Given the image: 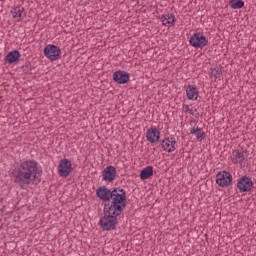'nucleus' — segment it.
<instances>
[{"label": "nucleus", "instance_id": "obj_2", "mask_svg": "<svg viewBox=\"0 0 256 256\" xmlns=\"http://www.w3.org/2000/svg\"><path fill=\"white\" fill-rule=\"evenodd\" d=\"M38 165L35 160L22 162L18 168L12 170L14 183H17L21 189H27L29 185H39L43 170H39Z\"/></svg>", "mask_w": 256, "mask_h": 256}, {"label": "nucleus", "instance_id": "obj_19", "mask_svg": "<svg viewBox=\"0 0 256 256\" xmlns=\"http://www.w3.org/2000/svg\"><path fill=\"white\" fill-rule=\"evenodd\" d=\"M229 5L231 9H243L245 7V2L243 0H230Z\"/></svg>", "mask_w": 256, "mask_h": 256}, {"label": "nucleus", "instance_id": "obj_3", "mask_svg": "<svg viewBox=\"0 0 256 256\" xmlns=\"http://www.w3.org/2000/svg\"><path fill=\"white\" fill-rule=\"evenodd\" d=\"M236 187L240 193H249V191H253L255 183L253 182L251 177L244 175L238 178Z\"/></svg>", "mask_w": 256, "mask_h": 256}, {"label": "nucleus", "instance_id": "obj_4", "mask_svg": "<svg viewBox=\"0 0 256 256\" xmlns=\"http://www.w3.org/2000/svg\"><path fill=\"white\" fill-rule=\"evenodd\" d=\"M208 43L209 39L200 32L194 33L189 39V44L195 49H203V47H207Z\"/></svg>", "mask_w": 256, "mask_h": 256}, {"label": "nucleus", "instance_id": "obj_14", "mask_svg": "<svg viewBox=\"0 0 256 256\" xmlns=\"http://www.w3.org/2000/svg\"><path fill=\"white\" fill-rule=\"evenodd\" d=\"M190 135L196 137L197 141H203V139H207V134L203 131V128H199V126H193L190 129Z\"/></svg>", "mask_w": 256, "mask_h": 256}, {"label": "nucleus", "instance_id": "obj_24", "mask_svg": "<svg viewBox=\"0 0 256 256\" xmlns=\"http://www.w3.org/2000/svg\"><path fill=\"white\" fill-rule=\"evenodd\" d=\"M170 141V147L172 148V151H175L177 149V141L175 140V137L169 138Z\"/></svg>", "mask_w": 256, "mask_h": 256}, {"label": "nucleus", "instance_id": "obj_18", "mask_svg": "<svg viewBox=\"0 0 256 256\" xmlns=\"http://www.w3.org/2000/svg\"><path fill=\"white\" fill-rule=\"evenodd\" d=\"M245 155H247V150H244L243 152L239 150H235L233 152V157L236 159L238 163H243L245 161Z\"/></svg>", "mask_w": 256, "mask_h": 256}, {"label": "nucleus", "instance_id": "obj_23", "mask_svg": "<svg viewBox=\"0 0 256 256\" xmlns=\"http://www.w3.org/2000/svg\"><path fill=\"white\" fill-rule=\"evenodd\" d=\"M100 227L103 231H115L117 229V225H101Z\"/></svg>", "mask_w": 256, "mask_h": 256}, {"label": "nucleus", "instance_id": "obj_13", "mask_svg": "<svg viewBox=\"0 0 256 256\" xmlns=\"http://www.w3.org/2000/svg\"><path fill=\"white\" fill-rule=\"evenodd\" d=\"M11 14L13 19H18V21H21L22 19H25V17H27V14L25 13V8H23V6L21 5L14 7L11 10Z\"/></svg>", "mask_w": 256, "mask_h": 256}, {"label": "nucleus", "instance_id": "obj_20", "mask_svg": "<svg viewBox=\"0 0 256 256\" xmlns=\"http://www.w3.org/2000/svg\"><path fill=\"white\" fill-rule=\"evenodd\" d=\"M223 75V67L221 65L211 68V76L215 79H219Z\"/></svg>", "mask_w": 256, "mask_h": 256}, {"label": "nucleus", "instance_id": "obj_1", "mask_svg": "<svg viewBox=\"0 0 256 256\" xmlns=\"http://www.w3.org/2000/svg\"><path fill=\"white\" fill-rule=\"evenodd\" d=\"M104 205L103 218L100 219L98 225H117V217L123 213V209L127 207V192L123 188H113L110 194V201Z\"/></svg>", "mask_w": 256, "mask_h": 256}, {"label": "nucleus", "instance_id": "obj_16", "mask_svg": "<svg viewBox=\"0 0 256 256\" xmlns=\"http://www.w3.org/2000/svg\"><path fill=\"white\" fill-rule=\"evenodd\" d=\"M162 25L165 27H171L175 25V15L174 14H164L161 16Z\"/></svg>", "mask_w": 256, "mask_h": 256}, {"label": "nucleus", "instance_id": "obj_17", "mask_svg": "<svg viewBox=\"0 0 256 256\" xmlns=\"http://www.w3.org/2000/svg\"><path fill=\"white\" fill-rule=\"evenodd\" d=\"M139 177L140 179H142V181H145L147 179H150V177H153V166H147L143 168L140 171Z\"/></svg>", "mask_w": 256, "mask_h": 256}, {"label": "nucleus", "instance_id": "obj_21", "mask_svg": "<svg viewBox=\"0 0 256 256\" xmlns=\"http://www.w3.org/2000/svg\"><path fill=\"white\" fill-rule=\"evenodd\" d=\"M161 147L164 149V151H167V153H173V149L171 148V142L169 141V138H165L161 142Z\"/></svg>", "mask_w": 256, "mask_h": 256}, {"label": "nucleus", "instance_id": "obj_28", "mask_svg": "<svg viewBox=\"0 0 256 256\" xmlns=\"http://www.w3.org/2000/svg\"><path fill=\"white\" fill-rule=\"evenodd\" d=\"M191 123H197V121H196V120H191V121H190V124H191Z\"/></svg>", "mask_w": 256, "mask_h": 256}, {"label": "nucleus", "instance_id": "obj_15", "mask_svg": "<svg viewBox=\"0 0 256 256\" xmlns=\"http://www.w3.org/2000/svg\"><path fill=\"white\" fill-rule=\"evenodd\" d=\"M186 95L189 100L197 101V98L199 97V90L197 89V86L188 85L186 88Z\"/></svg>", "mask_w": 256, "mask_h": 256}, {"label": "nucleus", "instance_id": "obj_5", "mask_svg": "<svg viewBox=\"0 0 256 256\" xmlns=\"http://www.w3.org/2000/svg\"><path fill=\"white\" fill-rule=\"evenodd\" d=\"M43 53L49 61H59L61 59V48L54 44H49L44 47Z\"/></svg>", "mask_w": 256, "mask_h": 256}, {"label": "nucleus", "instance_id": "obj_26", "mask_svg": "<svg viewBox=\"0 0 256 256\" xmlns=\"http://www.w3.org/2000/svg\"><path fill=\"white\" fill-rule=\"evenodd\" d=\"M191 115L196 119H199V111L197 109H194V112H191Z\"/></svg>", "mask_w": 256, "mask_h": 256}, {"label": "nucleus", "instance_id": "obj_9", "mask_svg": "<svg viewBox=\"0 0 256 256\" xmlns=\"http://www.w3.org/2000/svg\"><path fill=\"white\" fill-rule=\"evenodd\" d=\"M102 179L106 183H113L117 179V169L114 166H107L102 171Z\"/></svg>", "mask_w": 256, "mask_h": 256}, {"label": "nucleus", "instance_id": "obj_11", "mask_svg": "<svg viewBox=\"0 0 256 256\" xmlns=\"http://www.w3.org/2000/svg\"><path fill=\"white\" fill-rule=\"evenodd\" d=\"M146 139L149 143H158L161 139V131L157 127H151L146 132Z\"/></svg>", "mask_w": 256, "mask_h": 256}, {"label": "nucleus", "instance_id": "obj_27", "mask_svg": "<svg viewBox=\"0 0 256 256\" xmlns=\"http://www.w3.org/2000/svg\"><path fill=\"white\" fill-rule=\"evenodd\" d=\"M11 229H19V227H16V226H9V227H8V230H11Z\"/></svg>", "mask_w": 256, "mask_h": 256}, {"label": "nucleus", "instance_id": "obj_6", "mask_svg": "<svg viewBox=\"0 0 256 256\" xmlns=\"http://www.w3.org/2000/svg\"><path fill=\"white\" fill-rule=\"evenodd\" d=\"M73 172V164L71 160L64 158L59 161L58 165V175L59 177L67 178Z\"/></svg>", "mask_w": 256, "mask_h": 256}, {"label": "nucleus", "instance_id": "obj_10", "mask_svg": "<svg viewBox=\"0 0 256 256\" xmlns=\"http://www.w3.org/2000/svg\"><path fill=\"white\" fill-rule=\"evenodd\" d=\"M111 189L107 188V186H100L96 190V197L100 199V201L108 202L111 201Z\"/></svg>", "mask_w": 256, "mask_h": 256}, {"label": "nucleus", "instance_id": "obj_7", "mask_svg": "<svg viewBox=\"0 0 256 256\" xmlns=\"http://www.w3.org/2000/svg\"><path fill=\"white\" fill-rule=\"evenodd\" d=\"M216 183L219 187H229L233 183V175L229 171H220L216 174Z\"/></svg>", "mask_w": 256, "mask_h": 256}, {"label": "nucleus", "instance_id": "obj_22", "mask_svg": "<svg viewBox=\"0 0 256 256\" xmlns=\"http://www.w3.org/2000/svg\"><path fill=\"white\" fill-rule=\"evenodd\" d=\"M21 69L23 71V73H29V71H31V69H33V66L31 65V63L29 61L25 62V64H23L21 66Z\"/></svg>", "mask_w": 256, "mask_h": 256}, {"label": "nucleus", "instance_id": "obj_8", "mask_svg": "<svg viewBox=\"0 0 256 256\" xmlns=\"http://www.w3.org/2000/svg\"><path fill=\"white\" fill-rule=\"evenodd\" d=\"M112 79L117 85H127L131 81V74L125 70H117L113 73Z\"/></svg>", "mask_w": 256, "mask_h": 256}, {"label": "nucleus", "instance_id": "obj_12", "mask_svg": "<svg viewBox=\"0 0 256 256\" xmlns=\"http://www.w3.org/2000/svg\"><path fill=\"white\" fill-rule=\"evenodd\" d=\"M21 59V52L19 50H12L8 52V54L4 58V63H8V65H13L19 62Z\"/></svg>", "mask_w": 256, "mask_h": 256}, {"label": "nucleus", "instance_id": "obj_25", "mask_svg": "<svg viewBox=\"0 0 256 256\" xmlns=\"http://www.w3.org/2000/svg\"><path fill=\"white\" fill-rule=\"evenodd\" d=\"M184 113H193V108H189V105H183Z\"/></svg>", "mask_w": 256, "mask_h": 256}]
</instances>
